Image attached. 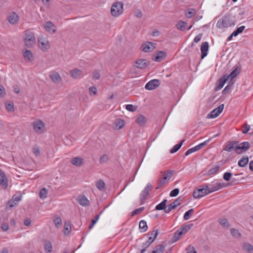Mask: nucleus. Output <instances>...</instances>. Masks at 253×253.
Here are the masks:
<instances>
[{"instance_id": "obj_17", "label": "nucleus", "mask_w": 253, "mask_h": 253, "mask_svg": "<svg viewBox=\"0 0 253 253\" xmlns=\"http://www.w3.org/2000/svg\"><path fill=\"white\" fill-rule=\"evenodd\" d=\"M155 43L149 42L143 43L141 45L142 50L145 52H150L155 48Z\"/></svg>"}, {"instance_id": "obj_57", "label": "nucleus", "mask_w": 253, "mask_h": 253, "mask_svg": "<svg viewBox=\"0 0 253 253\" xmlns=\"http://www.w3.org/2000/svg\"><path fill=\"white\" fill-rule=\"evenodd\" d=\"M144 209V207H141V208L135 209L132 212L131 215L134 216L135 215H136V214L140 213L142 211H143Z\"/></svg>"}, {"instance_id": "obj_15", "label": "nucleus", "mask_w": 253, "mask_h": 253, "mask_svg": "<svg viewBox=\"0 0 253 253\" xmlns=\"http://www.w3.org/2000/svg\"><path fill=\"white\" fill-rule=\"evenodd\" d=\"M7 20L11 24L15 25L19 20V16L15 12H11L7 15Z\"/></svg>"}, {"instance_id": "obj_43", "label": "nucleus", "mask_w": 253, "mask_h": 253, "mask_svg": "<svg viewBox=\"0 0 253 253\" xmlns=\"http://www.w3.org/2000/svg\"><path fill=\"white\" fill-rule=\"evenodd\" d=\"M219 224L224 228H227L229 227V223L226 218H220L218 220Z\"/></svg>"}, {"instance_id": "obj_59", "label": "nucleus", "mask_w": 253, "mask_h": 253, "mask_svg": "<svg viewBox=\"0 0 253 253\" xmlns=\"http://www.w3.org/2000/svg\"><path fill=\"white\" fill-rule=\"evenodd\" d=\"M166 180H164L163 178H161L158 180V186L157 189H159L165 183Z\"/></svg>"}, {"instance_id": "obj_36", "label": "nucleus", "mask_w": 253, "mask_h": 253, "mask_svg": "<svg viewBox=\"0 0 253 253\" xmlns=\"http://www.w3.org/2000/svg\"><path fill=\"white\" fill-rule=\"evenodd\" d=\"M185 140L184 139H183L182 140H181V141L175 145L170 150V153L171 154H173V153H174L175 152H176L180 148V147H181L183 143L184 142Z\"/></svg>"}, {"instance_id": "obj_4", "label": "nucleus", "mask_w": 253, "mask_h": 253, "mask_svg": "<svg viewBox=\"0 0 253 253\" xmlns=\"http://www.w3.org/2000/svg\"><path fill=\"white\" fill-rule=\"evenodd\" d=\"M34 131L38 134L43 133L45 131V124L41 120H36L33 122Z\"/></svg>"}, {"instance_id": "obj_37", "label": "nucleus", "mask_w": 253, "mask_h": 253, "mask_svg": "<svg viewBox=\"0 0 253 253\" xmlns=\"http://www.w3.org/2000/svg\"><path fill=\"white\" fill-rule=\"evenodd\" d=\"M249 163L248 157H243L238 161V166L240 167H245Z\"/></svg>"}, {"instance_id": "obj_14", "label": "nucleus", "mask_w": 253, "mask_h": 253, "mask_svg": "<svg viewBox=\"0 0 253 253\" xmlns=\"http://www.w3.org/2000/svg\"><path fill=\"white\" fill-rule=\"evenodd\" d=\"M149 65V62L146 59H138L135 62L134 66L139 69H143Z\"/></svg>"}, {"instance_id": "obj_34", "label": "nucleus", "mask_w": 253, "mask_h": 253, "mask_svg": "<svg viewBox=\"0 0 253 253\" xmlns=\"http://www.w3.org/2000/svg\"><path fill=\"white\" fill-rule=\"evenodd\" d=\"M71 231V223L69 221H67L65 222L64 227V232L65 235L69 234Z\"/></svg>"}, {"instance_id": "obj_2", "label": "nucleus", "mask_w": 253, "mask_h": 253, "mask_svg": "<svg viewBox=\"0 0 253 253\" xmlns=\"http://www.w3.org/2000/svg\"><path fill=\"white\" fill-rule=\"evenodd\" d=\"M210 193H211L210 190V186L207 184H205L193 191V196L195 199H200Z\"/></svg>"}, {"instance_id": "obj_56", "label": "nucleus", "mask_w": 253, "mask_h": 253, "mask_svg": "<svg viewBox=\"0 0 253 253\" xmlns=\"http://www.w3.org/2000/svg\"><path fill=\"white\" fill-rule=\"evenodd\" d=\"M232 85H233V84H229L228 85H227L224 88V89L222 90V93L223 94H226L228 92V91L231 89L232 88Z\"/></svg>"}, {"instance_id": "obj_40", "label": "nucleus", "mask_w": 253, "mask_h": 253, "mask_svg": "<svg viewBox=\"0 0 253 253\" xmlns=\"http://www.w3.org/2000/svg\"><path fill=\"white\" fill-rule=\"evenodd\" d=\"M173 172L174 171L172 170L165 171L164 173L163 179H164V180H169L171 177Z\"/></svg>"}, {"instance_id": "obj_13", "label": "nucleus", "mask_w": 253, "mask_h": 253, "mask_svg": "<svg viewBox=\"0 0 253 253\" xmlns=\"http://www.w3.org/2000/svg\"><path fill=\"white\" fill-rule=\"evenodd\" d=\"M180 198H179L175 200L170 204H169L167 207V209L165 210V213H169L172 210L175 209L176 207L180 205V202L181 200Z\"/></svg>"}, {"instance_id": "obj_28", "label": "nucleus", "mask_w": 253, "mask_h": 253, "mask_svg": "<svg viewBox=\"0 0 253 253\" xmlns=\"http://www.w3.org/2000/svg\"><path fill=\"white\" fill-rule=\"evenodd\" d=\"M84 159L80 157H74L71 160V164L77 167L81 166L83 163Z\"/></svg>"}, {"instance_id": "obj_23", "label": "nucleus", "mask_w": 253, "mask_h": 253, "mask_svg": "<svg viewBox=\"0 0 253 253\" xmlns=\"http://www.w3.org/2000/svg\"><path fill=\"white\" fill-rule=\"evenodd\" d=\"M77 201L80 205L83 207L88 206L89 203L87 198L84 195L79 196Z\"/></svg>"}, {"instance_id": "obj_48", "label": "nucleus", "mask_w": 253, "mask_h": 253, "mask_svg": "<svg viewBox=\"0 0 253 253\" xmlns=\"http://www.w3.org/2000/svg\"><path fill=\"white\" fill-rule=\"evenodd\" d=\"M53 223L57 228H59L62 225V219L59 217H56L53 219Z\"/></svg>"}, {"instance_id": "obj_16", "label": "nucleus", "mask_w": 253, "mask_h": 253, "mask_svg": "<svg viewBox=\"0 0 253 253\" xmlns=\"http://www.w3.org/2000/svg\"><path fill=\"white\" fill-rule=\"evenodd\" d=\"M228 80V77L227 75H224L219 79L217 81V85L215 87L214 90L216 91L221 89L224 86L226 82Z\"/></svg>"}, {"instance_id": "obj_39", "label": "nucleus", "mask_w": 253, "mask_h": 253, "mask_svg": "<svg viewBox=\"0 0 253 253\" xmlns=\"http://www.w3.org/2000/svg\"><path fill=\"white\" fill-rule=\"evenodd\" d=\"M193 226V224H187L183 225L180 230V232H182V234H185Z\"/></svg>"}, {"instance_id": "obj_3", "label": "nucleus", "mask_w": 253, "mask_h": 253, "mask_svg": "<svg viewBox=\"0 0 253 253\" xmlns=\"http://www.w3.org/2000/svg\"><path fill=\"white\" fill-rule=\"evenodd\" d=\"M25 38H24V42L27 47H31L33 44L36 43V40L33 32L27 30L25 31Z\"/></svg>"}, {"instance_id": "obj_52", "label": "nucleus", "mask_w": 253, "mask_h": 253, "mask_svg": "<svg viewBox=\"0 0 253 253\" xmlns=\"http://www.w3.org/2000/svg\"><path fill=\"white\" fill-rule=\"evenodd\" d=\"M232 173L226 172L223 174V178L225 180L229 181L230 179H232Z\"/></svg>"}, {"instance_id": "obj_41", "label": "nucleus", "mask_w": 253, "mask_h": 253, "mask_svg": "<svg viewBox=\"0 0 253 253\" xmlns=\"http://www.w3.org/2000/svg\"><path fill=\"white\" fill-rule=\"evenodd\" d=\"M139 229L141 232H144L148 229L147 223L145 220H142L139 222Z\"/></svg>"}, {"instance_id": "obj_31", "label": "nucleus", "mask_w": 253, "mask_h": 253, "mask_svg": "<svg viewBox=\"0 0 253 253\" xmlns=\"http://www.w3.org/2000/svg\"><path fill=\"white\" fill-rule=\"evenodd\" d=\"M165 250V246L163 245H159L156 246L154 249L150 253H163Z\"/></svg>"}, {"instance_id": "obj_10", "label": "nucleus", "mask_w": 253, "mask_h": 253, "mask_svg": "<svg viewBox=\"0 0 253 253\" xmlns=\"http://www.w3.org/2000/svg\"><path fill=\"white\" fill-rule=\"evenodd\" d=\"M227 186L226 184L224 183H218L212 182L211 184H210L209 186H210V190L211 193L215 192L218 191L223 187H226Z\"/></svg>"}, {"instance_id": "obj_30", "label": "nucleus", "mask_w": 253, "mask_h": 253, "mask_svg": "<svg viewBox=\"0 0 253 253\" xmlns=\"http://www.w3.org/2000/svg\"><path fill=\"white\" fill-rule=\"evenodd\" d=\"M167 202V199L164 200L161 203L156 206V210L158 211L164 210L165 212V210L167 209L166 204Z\"/></svg>"}, {"instance_id": "obj_64", "label": "nucleus", "mask_w": 253, "mask_h": 253, "mask_svg": "<svg viewBox=\"0 0 253 253\" xmlns=\"http://www.w3.org/2000/svg\"><path fill=\"white\" fill-rule=\"evenodd\" d=\"M100 76V74L98 71H95L93 72V78L95 80L99 79Z\"/></svg>"}, {"instance_id": "obj_47", "label": "nucleus", "mask_w": 253, "mask_h": 253, "mask_svg": "<svg viewBox=\"0 0 253 253\" xmlns=\"http://www.w3.org/2000/svg\"><path fill=\"white\" fill-rule=\"evenodd\" d=\"M48 192L45 188H42L40 192V197L41 199H45L47 197Z\"/></svg>"}, {"instance_id": "obj_25", "label": "nucleus", "mask_w": 253, "mask_h": 253, "mask_svg": "<svg viewBox=\"0 0 253 253\" xmlns=\"http://www.w3.org/2000/svg\"><path fill=\"white\" fill-rule=\"evenodd\" d=\"M114 125V128L118 130L124 127L125 123L123 120L118 119L115 121Z\"/></svg>"}, {"instance_id": "obj_22", "label": "nucleus", "mask_w": 253, "mask_h": 253, "mask_svg": "<svg viewBox=\"0 0 253 253\" xmlns=\"http://www.w3.org/2000/svg\"><path fill=\"white\" fill-rule=\"evenodd\" d=\"M147 120L145 117L142 115H138L136 118V123L140 126H144L147 123Z\"/></svg>"}, {"instance_id": "obj_20", "label": "nucleus", "mask_w": 253, "mask_h": 253, "mask_svg": "<svg viewBox=\"0 0 253 253\" xmlns=\"http://www.w3.org/2000/svg\"><path fill=\"white\" fill-rule=\"evenodd\" d=\"M209 45L207 42H205L202 43L201 46V58L204 59L208 54L209 50Z\"/></svg>"}, {"instance_id": "obj_53", "label": "nucleus", "mask_w": 253, "mask_h": 253, "mask_svg": "<svg viewBox=\"0 0 253 253\" xmlns=\"http://www.w3.org/2000/svg\"><path fill=\"white\" fill-rule=\"evenodd\" d=\"M182 235V232H180L179 230L176 231L175 233H174V242H176L180 238V237Z\"/></svg>"}, {"instance_id": "obj_21", "label": "nucleus", "mask_w": 253, "mask_h": 253, "mask_svg": "<svg viewBox=\"0 0 253 253\" xmlns=\"http://www.w3.org/2000/svg\"><path fill=\"white\" fill-rule=\"evenodd\" d=\"M166 55L167 54L165 51H159L154 55L153 59L156 62H160L165 59Z\"/></svg>"}, {"instance_id": "obj_33", "label": "nucleus", "mask_w": 253, "mask_h": 253, "mask_svg": "<svg viewBox=\"0 0 253 253\" xmlns=\"http://www.w3.org/2000/svg\"><path fill=\"white\" fill-rule=\"evenodd\" d=\"M243 248L249 253H253V246L249 243H244L243 244Z\"/></svg>"}, {"instance_id": "obj_12", "label": "nucleus", "mask_w": 253, "mask_h": 253, "mask_svg": "<svg viewBox=\"0 0 253 253\" xmlns=\"http://www.w3.org/2000/svg\"><path fill=\"white\" fill-rule=\"evenodd\" d=\"M161 82L159 80H152L147 83L145 85V88L147 90H153L159 86Z\"/></svg>"}, {"instance_id": "obj_58", "label": "nucleus", "mask_w": 253, "mask_h": 253, "mask_svg": "<svg viewBox=\"0 0 253 253\" xmlns=\"http://www.w3.org/2000/svg\"><path fill=\"white\" fill-rule=\"evenodd\" d=\"M179 192V189L175 188L170 192L169 195L170 197H175L178 194Z\"/></svg>"}, {"instance_id": "obj_18", "label": "nucleus", "mask_w": 253, "mask_h": 253, "mask_svg": "<svg viewBox=\"0 0 253 253\" xmlns=\"http://www.w3.org/2000/svg\"><path fill=\"white\" fill-rule=\"evenodd\" d=\"M0 185L4 189H6L8 186L7 179L4 171L1 169H0Z\"/></svg>"}, {"instance_id": "obj_63", "label": "nucleus", "mask_w": 253, "mask_h": 253, "mask_svg": "<svg viewBox=\"0 0 253 253\" xmlns=\"http://www.w3.org/2000/svg\"><path fill=\"white\" fill-rule=\"evenodd\" d=\"M108 160V156L104 155H103L100 158V161L101 163H104L106 162Z\"/></svg>"}, {"instance_id": "obj_38", "label": "nucleus", "mask_w": 253, "mask_h": 253, "mask_svg": "<svg viewBox=\"0 0 253 253\" xmlns=\"http://www.w3.org/2000/svg\"><path fill=\"white\" fill-rule=\"evenodd\" d=\"M187 23L183 21H179L176 25V27L180 30L183 31L186 29Z\"/></svg>"}, {"instance_id": "obj_60", "label": "nucleus", "mask_w": 253, "mask_h": 253, "mask_svg": "<svg viewBox=\"0 0 253 253\" xmlns=\"http://www.w3.org/2000/svg\"><path fill=\"white\" fill-rule=\"evenodd\" d=\"M244 128L242 130V132L243 133H247L250 129V125H248L247 124H245L244 125Z\"/></svg>"}, {"instance_id": "obj_61", "label": "nucleus", "mask_w": 253, "mask_h": 253, "mask_svg": "<svg viewBox=\"0 0 253 253\" xmlns=\"http://www.w3.org/2000/svg\"><path fill=\"white\" fill-rule=\"evenodd\" d=\"M187 253H197L194 247L189 246L187 249Z\"/></svg>"}, {"instance_id": "obj_9", "label": "nucleus", "mask_w": 253, "mask_h": 253, "mask_svg": "<svg viewBox=\"0 0 253 253\" xmlns=\"http://www.w3.org/2000/svg\"><path fill=\"white\" fill-rule=\"evenodd\" d=\"M250 148V143L247 142H243L240 145L237 144V146L236 147V153L240 154L243 152L247 151Z\"/></svg>"}, {"instance_id": "obj_42", "label": "nucleus", "mask_w": 253, "mask_h": 253, "mask_svg": "<svg viewBox=\"0 0 253 253\" xmlns=\"http://www.w3.org/2000/svg\"><path fill=\"white\" fill-rule=\"evenodd\" d=\"M44 247L46 253H50L52 251V246L50 241H46Z\"/></svg>"}, {"instance_id": "obj_35", "label": "nucleus", "mask_w": 253, "mask_h": 253, "mask_svg": "<svg viewBox=\"0 0 253 253\" xmlns=\"http://www.w3.org/2000/svg\"><path fill=\"white\" fill-rule=\"evenodd\" d=\"M5 106L6 110L9 112H12L14 111V103L12 101L6 102Z\"/></svg>"}, {"instance_id": "obj_55", "label": "nucleus", "mask_w": 253, "mask_h": 253, "mask_svg": "<svg viewBox=\"0 0 253 253\" xmlns=\"http://www.w3.org/2000/svg\"><path fill=\"white\" fill-rule=\"evenodd\" d=\"M126 108L127 110L131 111V112H134L136 109V106H135L132 104L126 105Z\"/></svg>"}, {"instance_id": "obj_8", "label": "nucleus", "mask_w": 253, "mask_h": 253, "mask_svg": "<svg viewBox=\"0 0 253 253\" xmlns=\"http://www.w3.org/2000/svg\"><path fill=\"white\" fill-rule=\"evenodd\" d=\"M238 143L239 142L238 141H229L225 144L223 150L230 152L234 149L236 152V147L237 146Z\"/></svg>"}, {"instance_id": "obj_29", "label": "nucleus", "mask_w": 253, "mask_h": 253, "mask_svg": "<svg viewBox=\"0 0 253 253\" xmlns=\"http://www.w3.org/2000/svg\"><path fill=\"white\" fill-rule=\"evenodd\" d=\"M51 80L56 83H58L61 81V78L58 73L54 72L49 76Z\"/></svg>"}, {"instance_id": "obj_49", "label": "nucleus", "mask_w": 253, "mask_h": 253, "mask_svg": "<svg viewBox=\"0 0 253 253\" xmlns=\"http://www.w3.org/2000/svg\"><path fill=\"white\" fill-rule=\"evenodd\" d=\"M195 13V10L193 8H190L185 12V15L187 18H190L192 17Z\"/></svg>"}, {"instance_id": "obj_24", "label": "nucleus", "mask_w": 253, "mask_h": 253, "mask_svg": "<svg viewBox=\"0 0 253 253\" xmlns=\"http://www.w3.org/2000/svg\"><path fill=\"white\" fill-rule=\"evenodd\" d=\"M54 28L55 26L50 21L47 22L44 26V28L46 31L52 34H53L56 32V30L54 29Z\"/></svg>"}, {"instance_id": "obj_44", "label": "nucleus", "mask_w": 253, "mask_h": 253, "mask_svg": "<svg viewBox=\"0 0 253 253\" xmlns=\"http://www.w3.org/2000/svg\"><path fill=\"white\" fill-rule=\"evenodd\" d=\"M230 232L233 237L237 238L240 237L241 236V234L239 231L235 228H231L230 230Z\"/></svg>"}, {"instance_id": "obj_19", "label": "nucleus", "mask_w": 253, "mask_h": 253, "mask_svg": "<svg viewBox=\"0 0 253 253\" xmlns=\"http://www.w3.org/2000/svg\"><path fill=\"white\" fill-rule=\"evenodd\" d=\"M38 42L40 47L43 51L47 50L50 48L49 42L46 39L41 38L38 40Z\"/></svg>"}, {"instance_id": "obj_27", "label": "nucleus", "mask_w": 253, "mask_h": 253, "mask_svg": "<svg viewBox=\"0 0 253 253\" xmlns=\"http://www.w3.org/2000/svg\"><path fill=\"white\" fill-rule=\"evenodd\" d=\"M82 74V71L78 69H74L70 71V75L74 79L79 78Z\"/></svg>"}, {"instance_id": "obj_62", "label": "nucleus", "mask_w": 253, "mask_h": 253, "mask_svg": "<svg viewBox=\"0 0 253 253\" xmlns=\"http://www.w3.org/2000/svg\"><path fill=\"white\" fill-rule=\"evenodd\" d=\"M134 14L137 18H141L142 17V13L140 9H137L134 12Z\"/></svg>"}, {"instance_id": "obj_1", "label": "nucleus", "mask_w": 253, "mask_h": 253, "mask_svg": "<svg viewBox=\"0 0 253 253\" xmlns=\"http://www.w3.org/2000/svg\"><path fill=\"white\" fill-rule=\"evenodd\" d=\"M236 21L234 17L230 14L223 16L217 22L216 26L220 29H223L235 25Z\"/></svg>"}, {"instance_id": "obj_6", "label": "nucleus", "mask_w": 253, "mask_h": 253, "mask_svg": "<svg viewBox=\"0 0 253 253\" xmlns=\"http://www.w3.org/2000/svg\"><path fill=\"white\" fill-rule=\"evenodd\" d=\"M158 233L159 232L158 230L152 231L150 233V235L151 236L149 237L148 240L147 241H146L145 242L142 244V247L145 248H147L148 247H149L150 245L157 238Z\"/></svg>"}, {"instance_id": "obj_7", "label": "nucleus", "mask_w": 253, "mask_h": 253, "mask_svg": "<svg viewBox=\"0 0 253 253\" xmlns=\"http://www.w3.org/2000/svg\"><path fill=\"white\" fill-rule=\"evenodd\" d=\"M224 104L220 105L217 108L213 109L210 113L207 115V118L208 119H214L219 115V114L222 112L224 108Z\"/></svg>"}, {"instance_id": "obj_32", "label": "nucleus", "mask_w": 253, "mask_h": 253, "mask_svg": "<svg viewBox=\"0 0 253 253\" xmlns=\"http://www.w3.org/2000/svg\"><path fill=\"white\" fill-rule=\"evenodd\" d=\"M25 60L28 62H31L33 60V55L30 50H26L23 54Z\"/></svg>"}, {"instance_id": "obj_51", "label": "nucleus", "mask_w": 253, "mask_h": 253, "mask_svg": "<svg viewBox=\"0 0 253 253\" xmlns=\"http://www.w3.org/2000/svg\"><path fill=\"white\" fill-rule=\"evenodd\" d=\"M220 167L219 166H216L215 167L211 168L208 171V175L214 174L217 172L218 170Z\"/></svg>"}, {"instance_id": "obj_26", "label": "nucleus", "mask_w": 253, "mask_h": 253, "mask_svg": "<svg viewBox=\"0 0 253 253\" xmlns=\"http://www.w3.org/2000/svg\"><path fill=\"white\" fill-rule=\"evenodd\" d=\"M241 71V68L239 67H237L235 68V69L229 75H227V77H228V79H230V81H231L235 77H236L240 73Z\"/></svg>"}, {"instance_id": "obj_45", "label": "nucleus", "mask_w": 253, "mask_h": 253, "mask_svg": "<svg viewBox=\"0 0 253 253\" xmlns=\"http://www.w3.org/2000/svg\"><path fill=\"white\" fill-rule=\"evenodd\" d=\"M194 213V210L193 209H191L190 210H189V211H187L184 215V217H183V218L185 220H188L191 216L193 214V213Z\"/></svg>"}, {"instance_id": "obj_5", "label": "nucleus", "mask_w": 253, "mask_h": 253, "mask_svg": "<svg viewBox=\"0 0 253 253\" xmlns=\"http://www.w3.org/2000/svg\"><path fill=\"white\" fill-rule=\"evenodd\" d=\"M123 12V4L122 2H116L112 5V15L117 17Z\"/></svg>"}, {"instance_id": "obj_50", "label": "nucleus", "mask_w": 253, "mask_h": 253, "mask_svg": "<svg viewBox=\"0 0 253 253\" xmlns=\"http://www.w3.org/2000/svg\"><path fill=\"white\" fill-rule=\"evenodd\" d=\"M242 174V173L235 174L234 177H232L231 184L235 185L238 183L239 179L238 177L239 175Z\"/></svg>"}, {"instance_id": "obj_11", "label": "nucleus", "mask_w": 253, "mask_h": 253, "mask_svg": "<svg viewBox=\"0 0 253 253\" xmlns=\"http://www.w3.org/2000/svg\"><path fill=\"white\" fill-rule=\"evenodd\" d=\"M153 186L150 183H148L145 189L142 191L140 194V202L141 204L144 203V200L149 195V192L152 189Z\"/></svg>"}, {"instance_id": "obj_46", "label": "nucleus", "mask_w": 253, "mask_h": 253, "mask_svg": "<svg viewBox=\"0 0 253 253\" xmlns=\"http://www.w3.org/2000/svg\"><path fill=\"white\" fill-rule=\"evenodd\" d=\"M96 187L100 191H103L105 189V183L103 181L99 180L96 182Z\"/></svg>"}, {"instance_id": "obj_54", "label": "nucleus", "mask_w": 253, "mask_h": 253, "mask_svg": "<svg viewBox=\"0 0 253 253\" xmlns=\"http://www.w3.org/2000/svg\"><path fill=\"white\" fill-rule=\"evenodd\" d=\"M245 28V26H242L239 28H238L236 30H235L234 32V34L236 35L237 36L239 34L242 33V32L244 30Z\"/></svg>"}]
</instances>
